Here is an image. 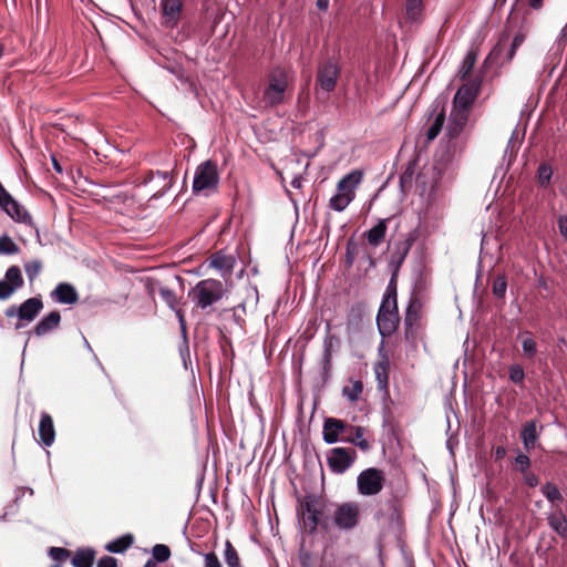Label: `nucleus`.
<instances>
[{"instance_id":"nucleus-1","label":"nucleus","mask_w":567,"mask_h":567,"mask_svg":"<svg viewBox=\"0 0 567 567\" xmlns=\"http://www.w3.org/2000/svg\"><path fill=\"white\" fill-rule=\"evenodd\" d=\"M363 178L361 171H352L337 184V193L330 198L329 207L336 212L344 210L355 197V189Z\"/></svg>"},{"instance_id":"nucleus-2","label":"nucleus","mask_w":567,"mask_h":567,"mask_svg":"<svg viewBox=\"0 0 567 567\" xmlns=\"http://www.w3.org/2000/svg\"><path fill=\"white\" fill-rule=\"evenodd\" d=\"M225 287L221 281L216 279H204L195 285L188 292V296L200 309L218 302L225 295Z\"/></svg>"},{"instance_id":"nucleus-3","label":"nucleus","mask_w":567,"mask_h":567,"mask_svg":"<svg viewBox=\"0 0 567 567\" xmlns=\"http://www.w3.org/2000/svg\"><path fill=\"white\" fill-rule=\"evenodd\" d=\"M289 87L288 74L285 70L276 69L269 76L264 89L262 103L268 107H274L286 102Z\"/></svg>"},{"instance_id":"nucleus-4","label":"nucleus","mask_w":567,"mask_h":567,"mask_svg":"<svg viewBox=\"0 0 567 567\" xmlns=\"http://www.w3.org/2000/svg\"><path fill=\"white\" fill-rule=\"evenodd\" d=\"M219 174L216 163L206 161L199 164L194 173L193 193L208 196L217 189Z\"/></svg>"},{"instance_id":"nucleus-5","label":"nucleus","mask_w":567,"mask_h":567,"mask_svg":"<svg viewBox=\"0 0 567 567\" xmlns=\"http://www.w3.org/2000/svg\"><path fill=\"white\" fill-rule=\"evenodd\" d=\"M377 323L379 331L383 337H389L396 330L399 324V315L395 292L388 293L383 298L377 317Z\"/></svg>"},{"instance_id":"nucleus-6","label":"nucleus","mask_w":567,"mask_h":567,"mask_svg":"<svg viewBox=\"0 0 567 567\" xmlns=\"http://www.w3.org/2000/svg\"><path fill=\"white\" fill-rule=\"evenodd\" d=\"M322 502L311 495L305 496L300 501L298 514L305 530L313 533L317 529L319 516L322 514Z\"/></svg>"},{"instance_id":"nucleus-7","label":"nucleus","mask_w":567,"mask_h":567,"mask_svg":"<svg viewBox=\"0 0 567 567\" xmlns=\"http://www.w3.org/2000/svg\"><path fill=\"white\" fill-rule=\"evenodd\" d=\"M360 506L355 502L336 505L332 514L333 524L341 530L353 529L360 522Z\"/></svg>"},{"instance_id":"nucleus-8","label":"nucleus","mask_w":567,"mask_h":567,"mask_svg":"<svg viewBox=\"0 0 567 567\" xmlns=\"http://www.w3.org/2000/svg\"><path fill=\"white\" fill-rule=\"evenodd\" d=\"M384 473L375 467L362 471L357 478L358 491L363 496H373L379 494L384 485Z\"/></svg>"},{"instance_id":"nucleus-9","label":"nucleus","mask_w":567,"mask_h":567,"mask_svg":"<svg viewBox=\"0 0 567 567\" xmlns=\"http://www.w3.org/2000/svg\"><path fill=\"white\" fill-rule=\"evenodd\" d=\"M357 452L352 449L334 447L328 456V464L332 472L344 473L355 461Z\"/></svg>"},{"instance_id":"nucleus-10","label":"nucleus","mask_w":567,"mask_h":567,"mask_svg":"<svg viewBox=\"0 0 567 567\" xmlns=\"http://www.w3.org/2000/svg\"><path fill=\"white\" fill-rule=\"evenodd\" d=\"M339 75V65L334 61H326L318 68L317 83L321 90L328 93L332 92L337 85Z\"/></svg>"},{"instance_id":"nucleus-11","label":"nucleus","mask_w":567,"mask_h":567,"mask_svg":"<svg viewBox=\"0 0 567 567\" xmlns=\"http://www.w3.org/2000/svg\"><path fill=\"white\" fill-rule=\"evenodd\" d=\"M23 286V278L21 270L18 266H11L0 280V299L6 300L10 298L16 290Z\"/></svg>"},{"instance_id":"nucleus-12","label":"nucleus","mask_w":567,"mask_h":567,"mask_svg":"<svg viewBox=\"0 0 567 567\" xmlns=\"http://www.w3.org/2000/svg\"><path fill=\"white\" fill-rule=\"evenodd\" d=\"M468 120V110L453 106L450 121L446 127L447 135L451 138L457 137L461 132L464 130Z\"/></svg>"},{"instance_id":"nucleus-13","label":"nucleus","mask_w":567,"mask_h":567,"mask_svg":"<svg viewBox=\"0 0 567 567\" xmlns=\"http://www.w3.org/2000/svg\"><path fill=\"white\" fill-rule=\"evenodd\" d=\"M145 289L148 295L154 298L155 292L157 291L164 302L171 308L175 309L178 305V299L173 289L167 286L159 285L156 280L147 279L145 281Z\"/></svg>"},{"instance_id":"nucleus-14","label":"nucleus","mask_w":567,"mask_h":567,"mask_svg":"<svg viewBox=\"0 0 567 567\" xmlns=\"http://www.w3.org/2000/svg\"><path fill=\"white\" fill-rule=\"evenodd\" d=\"M0 206L13 219L22 221L27 212L12 198V196L0 184Z\"/></svg>"},{"instance_id":"nucleus-15","label":"nucleus","mask_w":567,"mask_h":567,"mask_svg":"<svg viewBox=\"0 0 567 567\" xmlns=\"http://www.w3.org/2000/svg\"><path fill=\"white\" fill-rule=\"evenodd\" d=\"M477 91H478V87L474 83H466V84L462 85L457 90V92L453 99V106L462 107V109L470 111L471 105L473 104V102L477 95Z\"/></svg>"},{"instance_id":"nucleus-16","label":"nucleus","mask_w":567,"mask_h":567,"mask_svg":"<svg viewBox=\"0 0 567 567\" xmlns=\"http://www.w3.org/2000/svg\"><path fill=\"white\" fill-rule=\"evenodd\" d=\"M346 423L339 419L329 417L323 423V440L328 444L339 441L341 433L346 431Z\"/></svg>"},{"instance_id":"nucleus-17","label":"nucleus","mask_w":567,"mask_h":567,"mask_svg":"<svg viewBox=\"0 0 567 567\" xmlns=\"http://www.w3.org/2000/svg\"><path fill=\"white\" fill-rule=\"evenodd\" d=\"M51 297L60 303L73 305L78 301L79 295L75 288L66 282L59 284L51 292Z\"/></svg>"},{"instance_id":"nucleus-18","label":"nucleus","mask_w":567,"mask_h":567,"mask_svg":"<svg viewBox=\"0 0 567 567\" xmlns=\"http://www.w3.org/2000/svg\"><path fill=\"white\" fill-rule=\"evenodd\" d=\"M43 308V303L39 298H30L25 300L18 309L17 315L21 320L31 322Z\"/></svg>"},{"instance_id":"nucleus-19","label":"nucleus","mask_w":567,"mask_h":567,"mask_svg":"<svg viewBox=\"0 0 567 567\" xmlns=\"http://www.w3.org/2000/svg\"><path fill=\"white\" fill-rule=\"evenodd\" d=\"M38 433H39L41 442L45 446H50L54 442L55 430H54V425H53V420L45 412H43L41 414V420H40Z\"/></svg>"},{"instance_id":"nucleus-20","label":"nucleus","mask_w":567,"mask_h":567,"mask_svg":"<svg viewBox=\"0 0 567 567\" xmlns=\"http://www.w3.org/2000/svg\"><path fill=\"white\" fill-rule=\"evenodd\" d=\"M235 258L221 254H215L210 257L209 266L220 271L221 276L228 277L233 272Z\"/></svg>"},{"instance_id":"nucleus-21","label":"nucleus","mask_w":567,"mask_h":567,"mask_svg":"<svg viewBox=\"0 0 567 567\" xmlns=\"http://www.w3.org/2000/svg\"><path fill=\"white\" fill-rule=\"evenodd\" d=\"M162 9L165 23L169 27H174L182 9V0H162Z\"/></svg>"},{"instance_id":"nucleus-22","label":"nucleus","mask_w":567,"mask_h":567,"mask_svg":"<svg viewBox=\"0 0 567 567\" xmlns=\"http://www.w3.org/2000/svg\"><path fill=\"white\" fill-rule=\"evenodd\" d=\"M61 321V316L58 311H52L42 318L34 328L37 336H44L53 329L58 328Z\"/></svg>"},{"instance_id":"nucleus-23","label":"nucleus","mask_w":567,"mask_h":567,"mask_svg":"<svg viewBox=\"0 0 567 567\" xmlns=\"http://www.w3.org/2000/svg\"><path fill=\"white\" fill-rule=\"evenodd\" d=\"M522 441L524 447L528 451L536 446L539 433L537 432V424L535 421L527 422L522 430Z\"/></svg>"},{"instance_id":"nucleus-24","label":"nucleus","mask_w":567,"mask_h":567,"mask_svg":"<svg viewBox=\"0 0 567 567\" xmlns=\"http://www.w3.org/2000/svg\"><path fill=\"white\" fill-rule=\"evenodd\" d=\"M549 526L561 537H567V518L561 511L550 513L547 517Z\"/></svg>"},{"instance_id":"nucleus-25","label":"nucleus","mask_w":567,"mask_h":567,"mask_svg":"<svg viewBox=\"0 0 567 567\" xmlns=\"http://www.w3.org/2000/svg\"><path fill=\"white\" fill-rule=\"evenodd\" d=\"M385 233H386V223H385V219H382L368 231L367 239L370 245L377 247L383 241V239L385 237Z\"/></svg>"},{"instance_id":"nucleus-26","label":"nucleus","mask_w":567,"mask_h":567,"mask_svg":"<svg viewBox=\"0 0 567 567\" xmlns=\"http://www.w3.org/2000/svg\"><path fill=\"white\" fill-rule=\"evenodd\" d=\"M95 558V553L92 549H80L73 558L72 565L74 567H92Z\"/></svg>"},{"instance_id":"nucleus-27","label":"nucleus","mask_w":567,"mask_h":567,"mask_svg":"<svg viewBox=\"0 0 567 567\" xmlns=\"http://www.w3.org/2000/svg\"><path fill=\"white\" fill-rule=\"evenodd\" d=\"M423 11L422 0H406L405 16L410 22H419Z\"/></svg>"},{"instance_id":"nucleus-28","label":"nucleus","mask_w":567,"mask_h":567,"mask_svg":"<svg viewBox=\"0 0 567 567\" xmlns=\"http://www.w3.org/2000/svg\"><path fill=\"white\" fill-rule=\"evenodd\" d=\"M133 536L132 535H124L111 543H109L106 545V550L111 551V553H123L125 551L127 548L131 547V545L133 544Z\"/></svg>"},{"instance_id":"nucleus-29","label":"nucleus","mask_w":567,"mask_h":567,"mask_svg":"<svg viewBox=\"0 0 567 567\" xmlns=\"http://www.w3.org/2000/svg\"><path fill=\"white\" fill-rule=\"evenodd\" d=\"M476 58L477 56L474 51L467 52L457 73L461 80L467 79V76L471 74L473 66L476 62Z\"/></svg>"},{"instance_id":"nucleus-30","label":"nucleus","mask_w":567,"mask_h":567,"mask_svg":"<svg viewBox=\"0 0 567 567\" xmlns=\"http://www.w3.org/2000/svg\"><path fill=\"white\" fill-rule=\"evenodd\" d=\"M375 377L380 388H385L389 379V362L386 359L379 361L374 365Z\"/></svg>"},{"instance_id":"nucleus-31","label":"nucleus","mask_w":567,"mask_h":567,"mask_svg":"<svg viewBox=\"0 0 567 567\" xmlns=\"http://www.w3.org/2000/svg\"><path fill=\"white\" fill-rule=\"evenodd\" d=\"M445 122V114L444 112H440L436 117L434 118L433 123L426 131V138L429 142H432L442 131V127Z\"/></svg>"},{"instance_id":"nucleus-32","label":"nucleus","mask_w":567,"mask_h":567,"mask_svg":"<svg viewBox=\"0 0 567 567\" xmlns=\"http://www.w3.org/2000/svg\"><path fill=\"white\" fill-rule=\"evenodd\" d=\"M363 384L361 381H352L350 385H346L342 389V394L348 398L351 402H355L361 395Z\"/></svg>"},{"instance_id":"nucleus-33","label":"nucleus","mask_w":567,"mask_h":567,"mask_svg":"<svg viewBox=\"0 0 567 567\" xmlns=\"http://www.w3.org/2000/svg\"><path fill=\"white\" fill-rule=\"evenodd\" d=\"M224 559L228 567H240L238 553L229 540L225 544Z\"/></svg>"},{"instance_id":"nucleus-34","label":"nucleus","mask_w":567,"mask_h":567,"mask_svg":"<svg viewBox=\"0 0 567 567\" xmlns=\"http://www.w3.org/2000/svg\"><path fill=\"white\" fill-rule=\"evenodd\" d=\"M152 554L155 561L164 563L169 559L171 549L166 545L157 544L153 547Z\"/></svg>"},{"instance_id":"nucleus-35","label":"nucleus","mask_w":567,"mask_h":567,"mask_svg":"<svg viewBox=\"0 0 567 567\" xmlns=\"http://www.w3.org/2000/svg\"><path fill=\"white\" fill-rule=\"evenodd\" d=\"M542 492L546 496V498L551 503L563 501V496H561L559 489L554 484H550V483L545 484L542 487Z\"/></svg>"},{"instance_id":"nucleus-36","label":"nucleus","mask_w":567,"mask_h":567,"mask_svg":"<svg viewBox=\"0 0 567 567\" xmlns=\"http://www.w3.org/2000/svg\"><path fill=\"white\" fill-rule=\"evenodd\" d=\"M16 243L8 236L0 237V254L12 255L18 252Z\"/></svg>"},{"instance_id":"nucleus-37","label":"nucleus","mask_w":567,"mask_h":567,"mask_svg":"<svg viewBox=\"0 0 567 567\" xmlns=\"http://www.w3.org/2000/svg\"><path fill=\"white\" fill-rule=\"evenodd\" d=\"M42 269V262L40 260H32L24 265L25 274L30 281H33Z\"/></svg>"},{"instance_id":"nucleus-38","label":"nucleus","mask_w":567,"mask_h":567,"mask_svg":"<svg viewBox=\"0 0 567 567\" xmlns=\"http://www.w3.org/2000/svg\"><path fill=\"white\" fill-rule=\"evenodd\" d=\"M506 288H507V282H506L505 276H503V275L497 276L493 282V293L497 298H503L505 296Z\"/></svg>"},{"instance_id":"nucleus-39","label":"nucleus","mask_w":567,"mask_h":567,"mask_svg":"<svg viewBox=\"0 0 567 567\" xmlns=\"http://www.w3.org/2000/svg\"><path fill=\"white\" fill-rule=\"evenodd\" d=\"M49 555L56 561H64L70 557V551L62 547H51L49 549Z\"/></svg>"},{"instance_id":"nucleus-40","label":"nucleus","mask_w":567,"mask_h":567,"mask_svg":"<svg viewBox=\"0 0 567 567\" xmlns=\"http://www.w3.org/2000/svg\"><path fill=\"white\" fill-rule=\"evenodd\" d=\"M523 6H528L532 10H540L544 6V0H516L513 11Z\"/></svg>"},{"instance_id":"nucleus-41","label":"nucleus","mask_w":567,"mask_h":567,"mask_svg":"<svg viewBox=\"0 0 567 567\" xmlns=\"http://www.w3.org/2000/svg\"><path fill=\"white\" fill-rule=\"evenodd\" d=\"M155 175L158 179H162V182H163V186H162L161 190H158L154 194V196H157V195L164 194L166 190H168L171 188L172 181H171L169 174L167 172H156Z\"/></svg>"},{"instance_id":"nucleus-42","label":"nucleus","mask_w":567,"mask_h":567,"mask_svg":"<svg viewBox=\"0 0 567 567\" xmlns=\"http://www.w3.org/2000/svg\"><path fill=\"white\" fill-rule=\"evenodd\" d=\"M523 351L528 357H534L537 351V346L534 339L526 337L522 341Z\"/></svg>"},{"instance_id":"nucleus-43","label":"nucleus","mask_w":567,"mask_h":567,"mask_svg":"<svg viewBox=\"0 0 567 567\" xmlns=\"http://www.w3.org/2000/svg\"><path fill=\"white\" fill-rule=\"evenodd\" d=\"M417 319H419L417 307L412 303L406 309L405 319H404L405 324L409 327H412L413 324L416 323Z\"/></svg>"},{"instance_id":"nucleus-44","label":"nucleus","mask_w":567,"mask_h":567,"mask_svg":"<svg viewBox=\"0 0 567 567\" xmlns=\"http://www.w3.org/2000/svg\"><path fill=\"white\" fill-rule=\"evenodd\" d=\"M524 370L519 364H513L509 368V379L515 383H520L524 380Z\"/></svg>"},{"instance_id":"nucleus-45","label":"nucleus","mask_w":567,"mask_h":567,"mask_svg":"<svg viewBox=\"0 0 567 567\" xmlns=\"http://www.w3.org/2000/svg\"><path fill=\"white\" fill-rule=\"evenodd\" d=\"M551 168L547 165H542L539 166V169H538V181L542 185H546L549 183L550 178H551Z\"/></svg>"},{"instance_id":"nucleus-46","label":"nucleus","mask_w":567,"mask_h":567,"mask_svg":"<svg viewBox=\"0 0 567 567\" xmlns=\"http://www.w3.org/2000/svg\"><path fill=\"white\" fill-rule=\"evenodd\" d=\"M525 41V35L523 33H518L515 35L511 50L508 52V60H512L515 55L516 50L523 44Z\"/></svg>"},{"instance_id":"nucleus-47","label":"nucleus","mask_w":567,"mask_h":567,"mask_svg":"<svg viewBox=\"0 0 567 567\" xmlns=\"http://www.w3.org/2000/svg\"><path fill=\"white\" fill-rule=\"evenodd\" d=\"M204 567H221V564L215 553H208L204 556Z\"/></svg>"},{"instance_id":"nucleus-48","label":"nucleus","mask_w":567,"mask_h":567,"mask_svg":"<svg viewBox=\"0 0 567 567\" xmlns=\"http://www.w3.org/2000/svg\"><path fill=\"white\" fill-rule=\"evenodd\" d=\"M516 464L519 466L520 471L522 472H526V470L529 467L530 465V461H529V457L525 454H519L517 455L516 460H515Z\"/></svg>"},{"instance_id":"nucleus-49","label":"nucleus","mask_w":567,"mask_h":567,"mask_svg":"<svg viewBox=\"0 0 567 567\" xmlns=\"http://www.w3.org/2000/svg\"><path fill=\"white\" fill-rule=\"evenodd\" d=\"M96 567H117V561L114 557L104 556L99 560Z\"/></svg>"},{"instance_id":"nucleus-50","label":"nucleus","mask_w":567,"mask_h":567,"mask_svg":"<svg viewBox=\"0 0 567 567\" xmlns=\"http://www.w3.org/2000/svg\"><path fill=\"white\" fill-rule=\"evenodd\" d=\"M557 221L559 233L565 239H567V216H559Z\"/></svg>"},{"instance_id":"nucleus-51","label":"nucleus","mask_w":567,"mask_h":567,"mask_svg":"<svg viewBox=\"0 0 567 567\" xmlns=\"http://www.w3.org/2000/svg\"><path fill=\"white\" fill-rule=\"evenodd\" d=\"M346 442L355 444L362 451L370 450V444L364 437H362L361 440H346Z\"/></svg>"},{"instance_id":"nucleus-52","label":"nucleus","mask_w":567,"mask_h":567,"mask_svg":"<svg viewBox=\"0 0 567 567\" xmlns=\"http://www.w3.org/2000/svg\"><path fill=\"white\" fill-rule=\"evenodd\" d=\"M351 431L353 432V436L348 437L347 440H361L364 434V429L361 426H351Z\"/></svg>"},{"instance_id":"nucleus-53","label":"nucleus","mask_w":567,"mask_h":567,"mask_svg":"<svg viewBox=\"0 0 567 567\" xmlns=\"http://www.w3.org/2000/svg\"><path fill=\"white\" fill-rule=\"evenodd\" d=\"M525 482H526V484H527L528 486H530V487H535V486H537V485H538L539 480H538V477H537L535 474H533V473H527V474L525 475Z\"/></svg>"},{"instance_id":"nucleus-54","label":"nucleus","mask_w":567,"mask_h":567,"mask_svg":"<svg viewBox=\"0 0 567 567\" xmlns=\"http://www.w3.org/2000/svg\"><path fill=\"white\" fill-rule=\"evenodd\" d=\"M173 310L175 311V313L178 318L182 329L185 330V317H184L183 311L181 309H178L177 307Z\"/></svg>"},{"instance_id":"nucleus-55","label":"nucleus","mask_w":567,"mask_h":567,"mask_svg":"<svg viewBox=\"0 0 567 567\" xmlns=\"http://www.w3.org/2000/svg\"><path fill=\"white\" fill-rule=\"evenodd\" d=\"M292 187L300 189L302 187V177L301 175H296L291 181Z\"/></svg>"},{"instance_id":"nucleus-56","label":"nucleus","mask_w":567,"mask_h":567,"mask_svg":"<svg viewBox=\"0 0 567 567\" xmlns=\"http://www.w3.org/2000/svg\"><path fill=\"white\" fill-rule=\"evenodd\" d=\"M316 3L320 10H327L329 7V0H316Z\"/></svg>"},{"instance_id":"nucleus-57","label":"nucleus","mask_w":567,"mask_h":567,"mask_svg":"<svg viewBox=\"0 0 567 567\" xmlns=\"http://www.w3.org/2000/svg\"><path fill=\"white\" fill-rule=\"evenodd\" d=\"M504 454H505V450H504V449H502V447H498V449H497V451H496V455H497L498 457H502Z\"/></svg>"},{"instance_id":"nucleus-58","label":"nucleus","mask_w":567,"mask_h":567,"mask_svg":"<svg viewBox=\"0 0 567 567\" xmlns=\"http://www.w3.org/2000/svg\"><path fill=\"white\" fill-rule=\"evenodd\" d=\"M156 566V561L155 560H152L150 559L144 567H155Z\"/></svg>"},{"instance_id":"nucleus-59","label":"nucleus","mask_w":567,"mask_h":567,"mask_svg":"<svg viewBox=\"0 0 567 567\" xmlns=\"http://www.w3.org/2000/svg\"><path fill=\"white\" fill-rule=\"evenodd\" d=\"M16 313H17V309L11 308V309H9V310H8L7 316H9V317H10V316H13V315H16Z\"/></svg>"},{"instance_id":"nucleus-60","label":"nucleus","mask_w":567,"mask_h":567,"mask_svg":"<svg viewBox=\"0 0 567 567\" xmlns=\"http://www.w3.org/2000/svg\"><path fill=\"white\" fill-rule=\"evenodd\" d=\"M53 166L54 168L58 171V172H61V166L58 164V162L55 159H53Z\"/></svg>"},{"instance_id":"nucleus-61","label":"nucleus","mask_w":567,"mask_h":567,"mask_svg":"<svg viewBox=\"0 0 567 567\" xmlns=\"http://www.w3.org/2000/svg\"><path fill=\"white\" fill-rule=\"evenodd\" d=\"M51 567H62V566L60 564H55V565H53Z\"/></svg>"}]
</instances>
